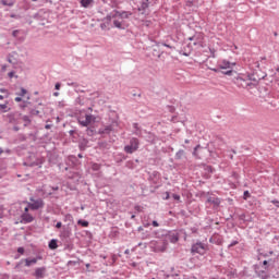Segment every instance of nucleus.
Wrapping results in <instances>:
<instances>
[{"mask_svg": "<svg viewBox=\"0 0 279 279\" xmlns=\"http://www.w3.org/2000/svg\"><path fill=\"white\" fill-rule=\"evenodd\" d=\"M234 245H239V241H238V240H233V241L228 245V248L230 250V247H234Z\"/></svg>", "mask_w": 279, "mask_h": 279, "instance_id": "cd10ccee", "label": "nucleus"}, {"mask_svg": "<svg viewBox=\"0 0 279 279\" xmlns=\"http://www.w3.org/2000/svg\"><path fill=\"white\" fill-rule=\"evenodd\" d=\"M191 252L193 254H199V256H204V254L208 252V245L202 242H196L192 245Z\"/></svg>", "mask_w": 279, "mask_h": 279, "instance_id": "20e7f679", "label": "nucleus"}, {"mask_svg": "<svg viewBox=\"0 0 279 279\" xmlns=\"http://www.w3.org/2000/svg\"><path fill=\"white\" fill-rule=\"evenodd\" d=\"M77 121L82 128H88V125L95 121V118L93 114H85V117L78 116Z\"/></svg>", "mask_w": 279, "mask_h": 279, "instance_id": "0eeeda50", "label": "nucleus"}, {"mask_svg": "<svg viewBox=\"0 0 279 279\" xmlns=\"http://www.w3.org/2000/svg\"><path fill=\"white\" fill-rule=\"evenodd\" d=\"M148 143H154V134L148 133Z\"/></svg>", "mask_w": 279, "mask_h": 279, "instance_id": "c756f323", "label": "nucleus"}, {"mask_svg": "<svg viewBox=\"0 0 279 279\" xmlns=\"http://www.w3.org/2000/svg\"><path fill=\"white\" fill-rule=\"evenodd\" d=\"M8 108V104L0 105V110H5Z\"/></svg>", "mask_w": 279, "mask_h": 279, "instance_id": "f704fd0d", "label": "nucleus"}, {"mask_svg": "<svg viewBox=\"0 0 279 279\" xmlns=\"http://www.w3.org/2000/svg\"><path fill=\"white\" fill-rule=\"evenodd\" d=\"M271 204H274V206H276V208H279V201L274 199V201H271Z\"/></svg>", "mask_w": 279, "mask_h": 279, "instance_id": "2f4dec72", "label": "nucleus"}, {"mask_svg": "<svg viewBox=\"0 0 279 279\" xmlns=\"http://www.w3.org/2000/svg\"><path fill=\"white\" fill-rule=\"evenodd\" d=\"M263 265H264V266H267V265H268V262H267V260H264V262H263Z\"/></svg>", "mask_w": 279, "mask_h": 279, "instance_id": "864d4df0", "label": "nucleus"}, {"mask_svg": "<svg viewBox=\"0 0 279 279\" xmlns=\"http://www.w3.org/2000/svg\"><path fill=\"white\" fill-rule=\"evenodd\" d=\"M61 86H62V84L56 83V85H54L56 90H60V87H61Z\"/></svg>", "mask_w": 279, "mask_h": 279, "instance_id": "e433bc0d", "label": "nucleus"}, {"mask_svg": "<svg viewBox=\"0 0 279 279\" xmlns=\"http://www.w3.org/2000/svg\"><path fill=\"white\" fill-rule=\"evenodd\" d=\"M183 157H184V150L183 149H180L179 151H177L175 160H182Z\"/></svg>", "mask_w": 279, "mask_h": 279, "instance_id": "412c9836", "label": "nucleus"}, {"mask_svg": "<svg viewBox=\"0 0 279 279\" xmlns=\"http://www.w3.org/2000/svg\"><path fill=\"white\" fill-rule=\"evenodd\" d=\"M77 223H78V226H82L83 228H88V221H86V220H78Z\"/></svg>", "mask_w": 279, "mask_h": 279, "instance_id": "b1692460", "label": "nucleus"}, {"mask_svg": "<svg viewBox=\"0 0 279 279\" xmlns=\"http://www.w3.org/2000/svg\"><path fill=\"white\" fill-rule=\"evenodd\" d=\"M272 254H274V251H269V253L265 254L264 256H265V258H267V256H272Z\"/></svg>", "mask_w": 279, "mask_h": 279, "instance_id": "79ce46f5", "label": "nucleus"}, {"mask_svg": "<svg viewBox=\"0 0 279 279\" xmlns=\"http://www.w3.org/2000/svg\"><path fill=\"white\" fill-rule=\"evenodd\" d=\"M15 101L19 104V102L23 101V98H21V96H17V97H15Z\"/></svg>", "mask_w": 279, "mask_h": 279, "instance_id": "ea45409f", "label": "nucleus"}, {"mask_svg": "<svg viewBox=\"0 0 279 279\" xmlns=\"http://www.w3.org/2000/svg\"><path fill=\"white\" fill-rule=\"evenodd\" d=\"M0 3L2 5H7L8 8H12L14 3H16V0H0Z\"/></svg>", "mask_w": 279, "mask_h": 279, "instance_id": "dca6fc26", "label": "nucleus"}, {"mask_svg": "<svg viewBox=\"0 0 279 279\" xmlns=\"http://www.w3.org/2000/svg\"><path fill=\"white\" fill-rule=\"evenodd\" d=\"M0 100H3V95H0Z\"/></svg>", "mask_w": 279, "mask_h": 279, "instance_id": "680f3d73", "label": "nucleus"}, {"mask_svg": "<svg viewBox=\"0 0 279 279\" xmlns=\"http://www.w3.org/2000/svg\"><path fill=\"white\" fill-rule=\"evenodd\" d=\"M95 0H81L82 8H92Z\"/></svg>", "mask_w": 279, "mask_h": 279, "instance_id": "4468645a", "label": "nucleus"}, {"mask_svg": "<svg viewBox=\"0 0 279 279\" xmlns=\"http://www.w3.org/2000/svg\"><path fill=\"white\" fill-rule=\"evenodd\" d=\"M24 213H29V205H27V207L24 208Z\"/></svg>", "mask_w": 279, "mask_h": 279, "instance_id": "49530a36", "label": "nucleus"}, {"mask_svg": "<svg viewBox=\"0 0 279 279\" xmlns=\"http://www.w3.org/2000/svg\"><path fill=\"white\" fill-rule=\"evenodd\" d=\"M23 263H25V259H21V260L15 265L16 271H22V269H23Z\"/></svg>", "mask_w": 279, "mask_h": 279, "instance_id": "4be33fe9", "label": "nucleus"}, {"mask_svg": "<svg viewBox=\"0 0 279 279\" xmlns=\"http://www.w3.org/2000/svg\"><path fill=\"white\" fill-rule=\"evenodd\" d=\"M234 84H236L239 88H247L250 90L258 86V78H255L254 74H238L234 78Z\"/></svg>", "mask_w": 279, "mask_h": 279, "instance_id": "f03ea898", "label": "nucleus"}, {"mask_svg": "<svg viewBox=\"0 0 279 279\" xmlns=\"http://www.w3.org/2000/svg\"><path fill=\"white\" fill-rule=\"evenodd\" d=\"M41 257H28V258H24V265L25 267H32L34 265H36V263H38V260H40Z\"/></svg>", "mask_w": 279, "mask_h": 279, "instance_id": "9d476101", "label": "nucleus"}, {"mask_svg": "<svg viewBox=\"0 0 279 279\" xmlns=\"http://www.w3.org/2000/svg\"><path fill=\"white\" fill-rule=\"evenodd\" d=\"M59 96H60V93H58V92L53 93V97H59Z\"/></svg>", "mask_w": 279, "mask_h": 279, "instance_id": "3c124183", "label": "nucleus"}, {"mask_svg": "<svg viewBox=\"0 0 279 279\" xmlns=\"http://www.w3.org/2000/svg\"><path fill=\"white\" fill-rule=\"evenodd\" d=\"M59 189H60L59 186H52L51 187L52 191H59Z\"/></svg>", "mask_w": 279, "mask_h": 279, "instance_id": "09e8293b", "label": "nucleus"}, {"mask_svg": "<svg viewBox=\"0 0 279 279\" xmlns=\"http://www.w3.org/2000/svg\"><path fill=\"white\" fill-rule=\"evenodd\" d=\"M45 128L46 130H51V124H46Z\"/></svg>", "mask_w": 279, "mask_h": 279, "instance_id": "8fccbe9b", "label": "nucleus"}, {"mask_svg": "<svg viewBox=\"0 0 279 279\" xmlns=\"http://www.w3.org/2000/svg\"><path fill=\"white\" fill-rule=\"evenodd\" d=\"M207 204H211V206H214V208H219V205L221 204V199L216 196H208Z\"/></svg>", "mask_w": 279, "mask_h": 279, "instance_id": "6e6552de", "label": "nucleus"}, {"mask_svg": "<svg viewBox=\"0 0 279 279\" xmlns=\"http://www.w3.org/2000/svg\"><path fill=\"white\" fill-rule=\"evenodd\" d=\"M168 245L169 243L167 242V240H153L150 242V247L153 248V252H166Z\"/></svg>", "mask_w": 279, "mask_h": 279, "instance_id": "7ed1b4c3", "label": "nucleus"}, {"mask_svg": "<svg viewBox=\"0 0 279 279\" xmlns=\"http://www.w3.org/2000/svg\"><path fill=\"white\" fill-rule=\"evenodd\" d=\"M141 145V142L136 137H132L130 140V144L124 146L125 154H134V151H138V147Z\"/></svg>", "mask_w": 279, "mask_h": 279, "instance_id": "39448f33", "label": "nucleus"}, {"mask_svg": "<svg viewBox=\"0 0 279 279\" xmlns=\"http://www.w3.org/2000/svg\"><path fill=\"white\" fill-rule=\"evenodd\" d=\"M223 75H232V70L222 71Z\"/></svg>", "mask_w": 279, "mask_h": 279, "instance_id": "473e14b6", "label": "nucleus"}, {"mask_svg": "<svg viewBox=\"0 0 279 279\" xmlns=\"http://www.w3.org/2000/svg\"><path fill=\"white\" fill-rule=\"evenodd\" d=\"M8 76H9L10 78L14 77V71L9 72Z\"/></svg>", "mask_w": 279, "mask_h": 279, "instance_id": "37998d69", "label": "nucleus"}, {"mask_svg": "<svg viewBox=\"0 0 279 279\" xmlns=\"http://www.w3.org/2000/svg\"><path fill=\"white\" fill-rule=\"evenodd\" d=\"M48 195H52V193H51V192H48Z\"/></svg>", "mask_w": 279, "mask_h": 279, "instance_id": "774afa93", "label": "nucleus"}, {"mask_svg": "<svg viewBox=\"0 0 279 279\" xmlns=\"http://www.w3.org/2000/svg\"><path fill=\"white\" fill-rule=\"evenodd\" d=\"M22 221L24 223H32V221H34V216L29 213H24L22 214Z\"/></svg>", "mask_w": 279, "mask_h": 279, "instance_id": "f8f14e48", "label": "nucleus"}, {"mask_svg": "<svg viewBox=\"0 0 279 279\" xmlns=\"http://www.w3.org/2000/svg\"><path fill=\"white\" fill-rule=\"evenodd\" d=\"M5 153H7V154H11V150H10V149H7Z\"/></svg>", "mask_w": 279, "mask_h": 279, "instance_id": "bf43d9fd", "label": "nucleus"}, {"mask_svg": "<svg viewBox=\"0 0 279 279\" xmlns=\"http://www.w3.org/2000/svg\"><path fill=\"white\" fill-rule=\"evenodd\" d=\"M124 254H130L129 248H126V250L124 251Z\"/></svg>", "mask_w": 279, "mask_h": 279, "instance_id": "6e6d98bb", "label": "nucleus"}, {"mask_svg": "<svg viewBox=\"0 0 279 279\" xmlns=\"http://www.w3.org/2000/svg\"><path fill=\"white\" fill-rule=\"evenodd\" d=\"M143 25H145L146 27H149V25H151V22H150V21H145V22L143 23Z\"/></svg>", "mask_w": 279, "mask_h": 279, "instance_id": "4c0bfd02", "label": "nucleus"}, {"mask_svg": "<svg viewBox=\"0 0 279 279\" xmlns=\"http://www.w3.org/2000/svg\"><path fill=\"white\" fill-rule=\"evenodd\" d=\"M133 128L135 130V136H143V133H141V130L138 129V123H133Z\"/></svg>", "mask_w": 279, "mask_h": 279, "instance_id": "aec40b11", "label": "nucleus"}, {"mask_svg": "<svg viewBox=\"0 0 279 279\" xmlns=\"http://www.w3.org/2000/svg\"><path fill=\"white\" fill-rule=\"evenodd\" d=\"M166 199H169V193H167Z\"/></svg>", "mask_w": 279, "mask_h": 279, "instance_id": "052dcab7", "label": "nucleus"}, {"mask_svg": "<svg viewBox=\"0 0 279 279\" xmlns=\"http://www.w3.org/2000/svg\"><path fill=\"white\" fill-rule=\"evenodd\" d=\"M256 272H257L258 278H260V279L269 278V275L265 270H259V271H256Z\"/></svg>", "mask_w": 279, "mask_h": 279, "instance_id": "6ab92c4d", "label": "nucleus"}, {"mask_svg": "<svg viewBox=\"0 0 279 279\" xmlns=\"http://www.w3.org/2000/svg\"><path fill=\"white\" fill-rule=\"evenodd\" d=\"M230 66H231V63L230 61H227V60H222L219 63V69H222L223 71H226V69H230Z\"/></svg>", "mask_w": 279, "mask_h": 279, "instance_id": "2eb2a0df", "label": "nucleus"}, {"mask_svg": "<svg viewBox=\"0 0 279 279\" xmlns=\"http://www.w3.org/2000/svg\"><path fill=\"white\" fill-rule=\"evenodd\" d=\"M92 169H93V171H99V169H101V165H99V163H92Z\"/></svg>", "mask_w": 279, "mask_h": 279, "instance_id": "a878e982", "label": "nucleus"}, {"mask_svg": "<svg viewBox=\"0 0 279 279\" xmlns=\"http://www.w3.org/2000/svg\"><path fill=\"white\" fill-rule=\"evenodd\" d=\"M75 104L77 106H84V100L82 99V96H78L76 99H75Z\"/></svg>", "mask_w": 279, "mask_h": 279, "instance_id": "393cba45", "label": "nucleus"}, {"mask_svg": "<svg viewBox=\"0 0 279 279\" xmlns=\"http://www.w3.org/2000/svg\"><path fill=\"white\" fill-rule=\"evenodd\" d=\"M23 121H29V117L24 116V117H23Z\"/></svg>", "mask_w": 279, "mask_h": 279, "instance_id": "de8ad7c7", "label": "nucleus"}, {"mask_svg": "<svg viewBox=\"0 0 279 279\" xmlns=\"http://www.w3.org/2000/svg\"><path fill=\"white\" fill-rule=\"evenodd\" d=\"M199 147H202V146H201V145H197V146L194 148L193 156H195V158H201L199 156H197V149H199Z\"/></svg>", "mask_w": 279, "mask_h": 279, "instance_id": "c85d7f7f", "label": "nucleus"}, {"mask_svg": "<svg viewBox=\"0 0 279 279\" xmlns=\"http://www.w3.org/2000/svg\"><path fill=\"white\" fill-rule=\"evenodd\" d=\"M163 47H167L168 49H172V47L169 44H162Z\"/></svg>", "mask_w": 279, "mask_h": 279, "instance_id": "a18cd8bd", "label": "nucleus"}, {"mask_svg": "<svg viewBox=\"0 0 279 279\" xmlns=\"http://www.w3.org/2000/svg\"><path fill=\"white\" fill-rule=\"evenodd\" d=\"M130 16H132V12L130 11H113L107 15V21L113 19V25L117 29H125L128 27L125 19H130Z\"/></svg>", "mask_w": 279, "mask_h": 279, "instance_id": "f257e3e1", "label": "nucleus"}, {"mask_svg": "<svg viewBox=\"0 0 279 279\" xmlns=\"http://www.w3.org/2000/svg\"><path fill=\"white\" fill-rule=\"evenodd\" d=\"M184 143H185L186 145H189V143H191V141L185 140Z\"/></svg>", "mask_w": 279, "mask_h": 279, "instance_id": "13d9d810", "label": "nucleus"}, {"mask_svg": "<svg viewBox=\"0 0 279 279\" xmlns=\"http://www.w3.org/2000/svg\"><path fill=\"white\" fill-rule=\"evenodd\" d=\"M56 228H62V222H57Z\"/></svg>", "mask_w": 279, "mask_h": 279, "instance_id": "c03bdc74", "label": "nucleus"}, {"mask_svg": "<svg viewBox=\"0 0 279 279\" xmlns=\"http://www.w3.org/2000/svg\"><path fill=\"white\" fill-rule=\"evenodd\" d=\"M86 269H89L90 268V264H86Z\"/></svg>", "mask_w": 279, "mask_h": 279, "instance_id": "4d7b16f0", "label": "nucleus"}, {"mask_svg": "<svg viewBox=\"0 0 279 279\" xmlns=\"http://www.w3.org/2000/svg\"><path fill=\"white\" fill-rule=\"evenodd\" d=\"M17 253L21 254V255L25 254V248L23 246H20L17 248Z\"/></svg>", "mask_w": 279, "mask_h": 279, "instance_id": "7c9ffc66", "label": "nucleus"}, {"mask_svg": "<svg viewBox=\"0 0 279 279\" xmlns=\"http://www.w3.org/2000/svg\"><path fill=\"white\" fill-rule=\"evenodd\" d=\"M3 151V148L0 147V156H1V153Z\"/></svg>", "mask_w": 279, "mask_h": 279, "instance_id": "e2e57ef3", "label": "nucleus"}, {"mask_svg": "<svg viewBox=\"0 0 279 279\" xmlns=\"http://www.w3.org/2000/svg\"><path fill=\"white\" fill-rule=\"evenodd\" d=\"M148 8H149V0H142L138 5V11L142 12V14H145Z\"/></svg>", "mask_w": 279, "mask_h": 279, "instance_id": "9b49d317", "label": "nucleus"}, {"mask_svg": "<svg viewBox=\"0 0 279 279\" xmlns=\"http://www.w3.org/2000/svg\"><path fill=\"white\" fill-rule=\"evenodd\" d=\"M21 258V255H15V260H19Z\"/></svg>", "mask_w": 279, "mask_h": 279, "instance_id": "5fc2aeb1", "label": "nucleus"}, {"mask_svg": "<svg viewBox=\"0 0 279 279\" xmlns=\"http://www.w3.org/2000/svg\"><path fill=\"white\" fill-rule=\"evenodd\" d=\"M211 279H219V278H217V277H213Z\"/></svg>", "mask_w": 279, "mask_h": 279, "instance_id": "338daca9", "label": "nucleus"}, {"mask_svg": "<svg viewBox=\"0 0 279 279\" xmlns=\"http://www.w3.org/2000/svg\"><path fill=\"white\" fill-rule=\"evenodd\" d=\"M27 205L31 210H40V208H45V201H43V198L35 199L34 197H31Z\"/></svg>", "mask_w": 279, "mask_h": 279, "instance_id": "423d86ee", "label": "nucleus"}, {"mask_svg": "<svg viewBox=\"0 0 279 279\" xmlns=\"http://www.w3.org/2000/svg\"><path fill=\"white\" fill-rule=\"evenodd\" d=\"M71 265L75 266V265H77V262H75V260H69V262H68V266H71Z\"/></svg>", "mask_w": 279, "mask_h": 279, "instance_id": "72a5a7b5", "label": "nucleus"}, {"mask_svg": "<svg viewBox=\"0 0 279 279\" xmlns=\"http://www.w3.org/2000/svg\"><path fill=\"white\" fill-rule=\"evenodd\" d=\"M168 239L170 243H178V241H180V235L178 233H171Z\"/></svg>", "mask_w": 279, "mask_h": 279, "instance_id": "ddd939ff", "label": "nucleus"}, {"mask_svg": "<svg viewBox=\"0 0 279 279\" xmlns=\"http://www.w3.org/2000/svg\"><path fill=\"white\" fill-rule=\"evenodd\" d=\"M68 86H72L75 93H84V90L77 88L80 85L75 82H68Z\"/></svg>", "mask_w": 279, "mask_h": 279, "instance_id": "a211bd4d", "label": "nucleus"}, {"mask_svg": "<svg viewBox=\"0 0 279 279\" xmlns=\"http://www.w3.org/2000/svg\"><path fill=\"white\" fill-rule=\"evenodd\" d=\"M78 158H82V154H78Z\"/></svg>", "mask_w": 279, "mask_h": 279, "instance_id": "69168bd1", "label": "nucleus"}, {"mask_svg": "<svg viewBox=\"0 0 279 279\" xmlns=\"http://www.w3.org/2000/svg\"><path fill=\"white\" fill-rule=\"evenodd\" d=\"M153 226H154V228H158L160 225L158 223V221L154 220Z\"/></svg>", "mask_w": 279, "mask_h": 279, "instance_id": "58836bf2", "label": "nucleus"}, {"mask_svg": "<svg viewBox=\"0 0 279 279\" xmlns=\"http://www.w3.org/2000/svg\"><path fill=\"white\" fill-rule=\"evenodd\" d=\"M47 274V268L46 267H39L35 269L34 276L37 279H43L45 278V275Z\"/></svg>", "mask_w": 279, "mask_h": 279, "instance_id": "1a4fd4ad", "label": "nucleus"}, {"mask_svg": "<svg viewBox=\"0 0 279 279\" xmlns=\"http://www.w3.org/2000/svg\"><path fill=\"white\" fill-rule=\"evenodd\" d=\"M7 69H8V65H2V72H5Z\"/></svg>", "mask_w": 279, "mask_h": 279, "instance_id": "603ef678", "label": "nucleus"}, {"mask_svg": "<svg viewBox=\"0 0 279 279\" xmlns=\"http://www.w3.org/2000/svg\"><path fill=\"white\" fill-rule=\"evenodd\" d=\"M250 197V191H244V199H247Z\"/></svg>", "mask_w": 279, "mask_h": 279, "instance_id": "c9c22d12", "label": "nucleus"}, {"mask_svg": "<svg viewBox=\"0 0 279 279\" xmlns=\"http://www.w3.org/2000/svg\"><path fill=\"white\" fill-rule=\"evenodd\" d=\"M172 197H173V199L180 201V195H178V194H173Z\"/></svg>", "mask_w": 279, "mask_h": 279, "instance_id": "a19ab883", "label": "nucleus"}, {"mask_svg": "<svg viewBox=\"0 0 279 279\" xmlns=\"http://www.w3.org/2000/svg\"><path fill=\"white\" fill-rule=\"evenodd\" d=\"M112 131V125H107L104 131L102 134H110V132Z\"/></svg>", "mask_w": 279, "mask_h": 279, "instance_id": "5701e85b", "label": "nucleus"}, {"mask_svg": "<svg viewBox=\"0 0 279 279\" xmlns=\"http://www.w3.org/2000/svg\"><path fill=\"white\" fill-rule=\"evenodd\" d=\"M17 95L19 97H25V95H27V89H25L24 87H21V93Z\"/></svg>", "mask_w": 279, "mask_h": 279, "instance_id": "bb28decb", "label": "nucleus"}, {"mask_svg": "<svg viewBox=\"0 0 279 279\" xmlns=\"http://www.w3.org/2000/svg\"><path fill=\"white\" fill-rule=\"evenodd\" d=\"M48 247L50 250H58V240H56V239L50 240Z\"/></svg>", "mask_w": 279, "mask_h": 279, "instance_id": "f3484780", "label": "nucleus"}, {"mask_svg": "<svg viewBox=\"0 0 279 279\" xmlns=\"http://www.w3.org/2000/svg\"><path fill=\"white\" fill-rule=\"evenodd\" d=\"M233 177L238 178V174H236V173H233Z\"/></svg>", "mask_w": 279, "mask_h": 279, "instance_id": "0e129e2a", "label": "nucleus"}]
</instances>
